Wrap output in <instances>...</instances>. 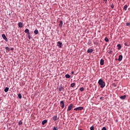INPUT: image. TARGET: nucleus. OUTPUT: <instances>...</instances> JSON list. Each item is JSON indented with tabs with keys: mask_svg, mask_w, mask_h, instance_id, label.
<instances>
[{
	"mask_svg": "<svg viewBox=\"0 0 130 130\" xmlns=\"http://www.w3.org/2000/svg\"><path fill=\"white\" fill-rule=\"evenodd\" d=\"M62 25H63L62 21L60 20L59 21V27L61 28L62 27Z\"/></svg>",
	"mask_w": 130,
	"mask_h": 130,
	"instance_id": "14",
	"label": "nucleus"
},
{
	"mask_svg": "<svg viewBox=\"0 0 130 130\" xmlns=\"http://www.w3.org/2000/svg\"><path fill=\"white\" fill-rule=\"evenodd\" d=\"M113 52H112V51H110L109 52V53H111V54L113 53Z\"/></svg>",
	"mask_w": 130,
	"mask_h": 130,
	"instance_id": "38",
	"label": "nucleus"
},
{
	"mask_svg": "<svg viewBox=\"0 0 130 130\" xmlns=\"http://www.w3.org/2000/svg\"><path fill=\"white\" fill-rule=\"evenodd\" d=\"M119 97L122 100H124V99H125V98H126V95H121V96H119Z\"/></svg>",
	"mask_w": 130,
	"mask_h": 130,
	"instance_id": "6",
	"label": "nucleus"
},
{
	"mask_svg": "<svg viewBox=\"0 0 130 130\" xmlns=\"http://www.w3.org/2000/svg\"><path fill=\"white\" fill-rule=\"evenodd\" d=\"M114 87H116V85H114Z\"/></svg>",
	"mask_w": 130,
	"mask_h": 130,
	"instance_id": "43",
	"label": "nucleus"
},
{
	"mask_svg": "<svg viewBox=\"0 0 130 130\" xmlns=\"http://www.w3.org/2000/svg\"><path fill=\"white\" fill-rule=\"evenodd\" d=\"M38 33H39V31H38V30L36 29V30L34 31V34H36V35H37V34H38Z\"/></svg>",
	"mask_w": 130,
	"mask_h": 130,
	"instance_id": "19",
	"label": "nucleus"
},
{
	"mask_svg": "<svg viewBox=\"0 0 130 130\" xmlns=\"http://www.w3.org/2000/svg\"><path fill=\"white\" fill-rule=\"evenodd\" d=\"M126 26H130V23L129 22L126 23Z\"/></svg>",
	"mask_w": 130,
	"mask_h": 130,
	"instance_id": "28",
	"label": "nucleus"
},
{
	"mask_svg": "<svg viewBox=\"0 0 130 130\" xmlns=\"http://www.w3.org/2000/svg\"><path fill=\"white\" fill-rule=\"evenodd\" d=\"M125 46H128V45H127V43H125L124 44Z\"/></svg>",
	"mask_w": 130,
	"mask_h": 130,
	"instance_id": "36",
	"label": "nucleus"
},
{
	"mask_svg": "<svg viewBox=\"0 0 130 130\" xmlns=\"http://www.w3.org/2000/svg\"><path fill=\"white\" fill-rule=\"evenodd\" d=\"M58 90L59 92H61L63 90V87H62L61 86H59L58 88Z\"/></svg>",
	"mask_w": 130,
	"mask_h": 130,
	"instance_id": "11",
	"label": "nucleus"
},
{
	"mask_svg": "<svg viewBox=\"0 0 130 130\" xmlns=\"http://www.w3.org/2000/svg\"><path fill=\"white\" fill-rule=\"evenodd\" d=\"M107 3V0H104V4H106Z\"/></svg>",
	"mask_w": 130,
	"mask_h": 130,
	"instance_id": "34",
	"label": "nucleus"
},
{
	"mask_svg": "<svg viewBox=\"0 0 130 130\" xmlns=\"http://www.w3.org/2000/svg\"><path fill=\"white\" fill-rule=\"evenodd\" d=\"M90 130H94V126H92L90 127Z\"/></svg>",
	"mask_w": 130,
	"mask_h": 130,
	"instance_id": "30",
	"label": "nucleus"
},
{
	"mask_svg": "<svg viewBox=\"0 0 130 130\" xmlns=\"http://www.w3.org/2000/svg\"><path fill=\"white\" fill-rule=\"evenodd\" d=\"M71 74H72V75H74V71H72V72H71Z\"/></svg>",
	"mask_w": 130,
	"mask_h": 130,
	"instance_id": "40",
	"label": "nucleus"
},
{
	"mask_svg": "<svg viewBox=\"0 0 130 130\" xmlns=\"http://www.w3.org/2000/svg\"><path fill=\"white\" fill-rule=\"evenodd\" d=\"M84 109V107H79L74 109V110L76 111H79L80 110H83Z\"/></svg>",
	"mask_w": 130,
	"mask_h": 130,
	"instance_id": "2",
	"label": "nucleus"
},
{
	"mask_svg": "<svg viewBox=\"0 0 130 130\" xmlns=\"http://www.w3.org/2000/svg\"><path fill=\"white\" fill-rule=\"evenodd\" d=\"M24 32H25V33H26L27 34H28V35H29V34H30L28 29H25L24 30Z\"/></svg>",
	"mask_w": 130,
	"mask_h": 130,
	"instance_id": "17",
	"label": "nucleus"
},
{
	"mask_svg": "<svg viewBox=\"0 0 130 130\" xmlns=\"http://www.w3.org/2000/svg\"><path fill=\"white\" fill-rule=\"evenodd\" d=\"M103 98H104L103 96H101L100 99V100H103Z\"/></svg>",
	"mask_w": 130,
	"mask_h": 130,
	"instance_id": "35",
	"label": "nucleus"
},
{
	"mask_svg": "<svg viewBox=\"0 0 130 130\" xmlns=\"http://www.w3.org/2000/svg\"><path fill=\"white\" fill-rule=\"evenodd\" d=\"M5 49L6 50H7L8 51H10V48H9V47H6Z\"/></svg>",
	"mask_w": 130,
	"mask_h": 130,
	"instance_id": "26",
	"label": "nucleus"
},
{
	"mask_svg": "<svg viewBox=\"0 0 130 130\" xmlns=\"http://www.w3.org/2000/svg\"><path fill=\"white\" fill-rule=\"evenodd\" d=\"M100 64L101 66H103V64H104V60L103 59H101Z\"/></svg>",
	"mask_w": 130,
	"mask_h": 130,
	"instance_id": "12",
	"label": "nucleus"
},
{
	"mask_svg": "<svg viewBox=\"0 0 130 130\" xmlns=\"http://www.w3.org/2000/svg\"><path fill=\"white\" fill-rule=\"evenodd\" d=\"M119 61H121L122 60V55H119V58L118 59Z\"/></svg>",
	"mask_w": 130,
	"mask_h": 130,
	"instance_id": "7",
	"label": "nucleus"
},
{
	"mask_svg": "<svg viewBox=\"0 0 130 130\" xmlns=\"http://www.w3.org/2000/svg\"><path fill=\"white\" fill-rule=\"evenodd\" d=\"M0 13H1V11H0Z\"/></svg>",
	"mask_w": 130,
	"mask_h": 130,
	"instance_id": "44",
	"label": "nucleus"
},
{
	"mask_svg": "<svg viewBox=\"0 0 130 130\" xmlns=\"http://www.w3.org/2000/svg\"><path fill=\"white\" fill-rule=\"evenodd\" d=\"M53 130H57V127H54L53 128Z\"/></svg>",
	"mask_w": 130,
	"mask_h": 130,
	"instance_id": "31",
	"label": "nucleus"
},
{
	"mask_svg": "<svg viewBox=\"0 0 130 130\" xmlns=\"http://www.w3.org/2000/svg\"><path fill=\"white\" fill-rule=\"evenodd\" d=\"M60 105H61V108L62 109L64 108V102H63V101H61L60 102Z\"/></svg>",
	"mask_w": 130,
	"mask_h": 130,
	"instance_id": "4",
	"label": "nucleus"
},
{
	"mask_svg": "<svg viewBox=\"0 0 130 130\" xmlns=\"http://www.w3.org/2000/svg\"><path fill=\"white\" fill-rule=\"evenodd\" d=\"M115 99H117V98H118V97H119V96H118V94L117 93V92H116V94H115Z\"/></svg>",
	"mask_w": 130,
	"mask_h": 130,
	"instance_id": "21",
	"label": "nucleus"
},
{
	"mask_svg": "<svg viewBox=\"0 0 130 130\" xmlns=\"http://www.w3.org/2000/svg\"><path fill=\"white\" fill-rule=\"evenodd\" d=\"M47 123V120H44L42 122V124L43 125H44V124H45V123Z\"/></svg>",
	"mask_w": 130,
	"mask_h": 130,
	"instance_id": "15",
	"label": "nucleus"
},
{
	"mask_svg": "<svg viewBox=\"0 0 130 130\" xmlns=\"http://www.w3.org/2000/svg\"><path fill=\"white\" fill-rule=\"evenodd\" d=\"M127 9V5H125L124 6L123 10H124V11H126Z\"/></svg>",
	"mask_w": 130,
	"mask_h": 130,
	"instance_id": "22",
	"label": "nucleus"
},
{
	"mask_svg": "<svg viewBox=\"0 0 130 130\" xmlns=\"http://www.w3.org/2000/svg\"><path fill=\"white\" fill-rule=\"evenodd\" d=\"M115 121H116V122H117V121H118V120H116Z\"/></svg>",
	"mask_w": 130,
	"mask_h": 130,
	"instance_id": "42",
	"label": "nucleus"
},
{
	"mask_svg": "<svg viewBox=\"0 0 130 130\" xmlns=\"http://www.w3.org/2000/svg\"><path fill=\"white\" fill-rule=\"evenodd\" d=\"M102 130H107L106 127H103L102 128Z\"/></svg>",
	"mask_w": 130,
	"mask_h": 130,
	"instance_id": "32",
	"label": "nucleus"
},
{
	"mask_svg": "<svg viewBox=\"0 0 130 130\" xmlns=\"http://www.w3.org/2000/svg\"><path fill=\"white\" fill-rule=\"evenodd\" d=\"M111 7L112 9H113V8H114V5H112L111 6Z\"/></svg>",
	"mask_w": 130,
	"mask_h": 130,
	"instance_id": "37",
	"label": "nucleus"
},
{
	"mask_svg": "<svg viewBox=\"0 0 130 130\" xmlns=\"http://www.w3.org/2000/svg\"><path fill=\"white\" fill-rule=\"evenodd\" d=\"M73 106H74V105L72 104H70L68 106L67 111H70L72 110V109H73Z\"/></svg>",
	"mask_w": 130,
	"mask_h": 130,
	"instance_id": "3",
	"label": "nucleus"
},
{
	"mask_svg": "<svg viewBox=\"0 0 130 130\" xmlns=\"http://www.w3.org/2000/svg\"><path fill=\"white\" fill-rule=\"evenodd\" d=\"M66 78L67 79H70V78H71V75H69V74H67L66 76H65Z\"/></svg>",
	"mask_w": 130,
	"mask_h": 130,
	"instance_id": "18",
	"label": "nucleus"
},
{
	"mask_svg": "<svg viewBox=\"0 0 130 130\" xmlns=\"http://www.w3.org/2000/svg\"><path fill=\"white\" fill-rule=\"evenodd\" d=\"M117 47L118 50H120L121 49V45L119 44L117 45Z\"/></svg>",
	"mask_w": 130,
	"mask_h": 130,
	"instance_id": "10",
	"label": "nucleus"
},
{
	"mask_svg": "<svg viewBox=\"0 0 130 130\" xmlns=\"http://www.w3.org/2000/svg\"><path fill=\"white\" fill-rule=\"evenodd\" d=\"M18 26L19 28H22L23 27V23L22 22H19Z\"/></svg>",
	"mask_w": 130,
	"mask_h": 130,
	"instance_id": "16",
	"label": "nucleus"
},
{
	"mask_svg": "<svg viewBox=\"0 0 130 130\" xmlns=\"http://www.w3.org/2000/svg\"><path fill=\"white\" fill-rule=\"evenodd\" d=\"M115 60H118V59L115 58Z\"/></svg>",
	"mask_w": 130,
	"mask_h": 130,
	"instance_id": "41",
	"label": "nucleus"
},
{
	"mask_svg": "<svg viewBox=\"0 0 130 130\" xmlns=\"http://www.w3.org/2000/svg\"><path fill=\"white\" fill-rule=\"evenodd\" d=\"M80 91H81V92H83V91H84V87H81L80 88Z\"/></svg>",
	"mask_w": 130,
	"mask_h": 130,
	"instance_id": "27",
	"label": "nucleus"
},
{
	"mask_svg": "<svg viewBox=\"0 0 130 130\" xmlns=\"http://www.w3.org/2000/svg\"><path fill=\"white\" fill-rule=\"evenodd\" d=\"M105 41H106V42H108V41H109V40H108V38L106 37L105 38Z\"/></svg>",
	"mask_w": 130,
	"mask_h": 130,
	"instance_id": "24",
	"label": "nucleus"
},
{
	"mask_svg": "<svg viewBox=\"0 0 130 130\" xmlns=\"http://www.w3.org/2000/svg\"><path fill=\"white\" fill-rule=\"evenodd\" d=\"M28 37L29 39H31V36H30V34L28 35Z\"/></svg>",
	"mask_w": 130,
	"mask_h": 130,
	"instance_id": "33",
	"label": "nucleus"
},
{
	"mask_svg": "<svg viewBox=\"0 0 130 130\" xmlns=\"http://www.w3.org/2000/svg\"><path fill=\"white\" fill-rule=\"evenodd\" d=\"M18 96L19 99H22V95L21 94V93L18 94Z\"/></svg>",
	"mask_w": 130,
	"mask_h": 130,
	"instance_id": "25",
	"label": "nucleus"
},
{
	"mask_svg": "<svg viewBox=\"0 0 130 130\" xmlns=\"http://www.w3.org/2000/svg\"><path fill=\"white\" fill-rule=\"evenodd\" d=\"M2 38H3V39H4V40H5V41H6V42H8V38H7L6 35L3 34Z\"/></svg>",
	"mask_w": 130,
	"mask_h": 130,
	"instance_id": "5",
	"label": "nucleus"
},
{
	"mask_svg": "<svg viewBox=\"0 0 130 130\" xmlns=\"http://www.w3.org/2000/svg\"><path fill=\"white\" fill-rule=\"evenodd\" d=\"M57 43L58 44V47H59V48H61V46H62V43H60V42L59 41L57 42Z\"/></svg>",
	"mask_w": 130,
	"mask_h": 130,
	"instance_id": "9",
	"label": "nucleus"
},
{
	"mask_svg": "<svg viewBox=\"0 0 130 130\" xmlns=\"http://www.w3.org/2000/svg\"><path fill=\"white\" fill-rule=\"evenodd\" d=\"M93 51H94V50H93V49H89L87 50L88 53H92Z\"/></svg>",
	"mask_w": 130,
	"mask_h": 130,
	"instance_id": "8",
	"label": "nucleus"
},
{
	"mask_svg": "<svg viewBox=\"0 0 130 130\" xmlns=\"http://www.w3.org/2000/svg\"><path fill=\"white\" fill-rule=\"evenodd\" d=\"M9 87H6L5 89H4V91L6 93H7V92L9 91Z\"/></svg>",
	"mask_w": 130,
	"mask_h": 130,
	"instance_id": "20",
	"label": "nucleus"
},
{
	"mask_svg": "<svg viewBox=\"0 0 130 130\" xmlns=\"http://www.w3.org/2000/svg\"><path fill=\"white\" fill-rule=\"evenodd\" d=\"M98 84L101 86V88H104L105 87V82L102 79L99 80Z\"/></svg>",
	"mask_w": 130,
	"mask_h": 130,
	"instance_id": "1",
	"label": "nucleus"
},
{
	"mask_svg": "<svg viewBox=\"0 0 130 130\" xmlns=\"http://www.w3.org/2000/svg\"><path fill=\"white\" fill-rule=\"evenodd\" d=\"M53 120H54V121H56V120H57V116H54L53 117Z\"/></svg>",
	"mask_w": 130,
	"mask_h": 130,
	"instance_id": "13",
	"label": "nucleus"
},
{
	"mask_svg": "<svg viewBox=\"0 0 130 130\" xmlns=\"http://www.w3.org/2000/svg\"><path fill=\"white\" fill-rule=\"evenodd\" d=\"M11 50L13 51V50H14V48H11Z\"/></svg>",
	"mask_w": 130,
	"mask_h": 130,
	"instance_id": "39",
	"label": "nucleus"
},
{
	"mask_svg": "<svg viewBox=\"0 0 130 130\" xmlns=\"http://www.w3.org/2000/svg\"><path fill=\"white\" fill-rule=\"evenodd\" d=\"M22 123V121H19L18 124H19V125H21Z\"/></svg>",
	"mask_w": 130,
	"mask_h": 130,
	"instance_id": "29",
	"label": "nucleus"
},
{
	"mask_svg": "<svg viewBox=\"0 0 130 130\" xmlns=\"http://www.w3.org/2000/svg\"><path fill=\"white\" fill-rule=\"evenodd\" d=\"M75 85H76V83H73L71 84V87H72V88H74V87H75Z\"/></svg>",
	"mask_w": 130,
	"mask_h": 130,
	"instance_id": "23",
	"label": "nucleus"
}]
</instances>
